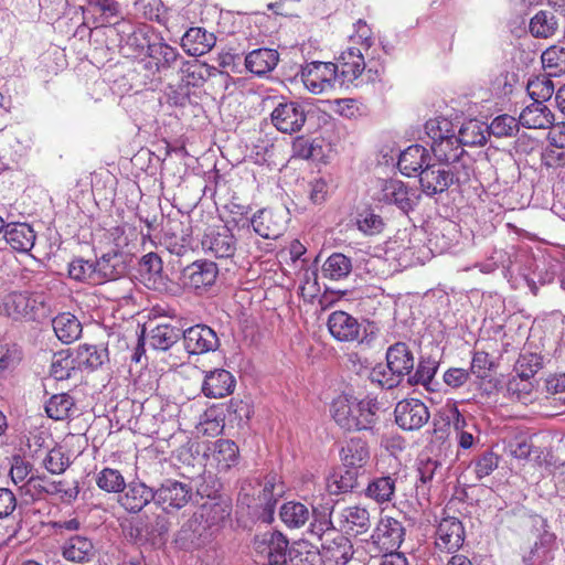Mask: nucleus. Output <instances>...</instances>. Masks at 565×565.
Segmentation results:
<instances>
[{"label":"nucleus","instance_id":"nucleus-1","mask_svg":"<svg viewBox=\"0 0 565 565\" xmlns=\"http://www.w3.org/2000/svg\"><path fill=\"white\" fill-rule=\"evenodd\" d=\"M380 409L376 398L366 396L358 399L348 394L335 397L330 406L333 420L345 431H372L379 422Z\"/></svg>","mask_w":565,"mask_h":565},{"label":"nucleus","instance_id":"nucleus-2","mask_svg":"<svg viewBox=\"0 0 565 565\" xmlns=\"http://www.w3.org/2000/svg\"><path fill=\"white\" fill-rule=\"evenodd\" d=\"M331 335L341 342L356 341L364 349H372L377 339L376 328L372 323L362 326L358 319L344 311H334L328 318Z\"/></svg>","mask_w":565,"mask_h":565},{"label":"nucleus","instance_id":"nucleus-3","mask_svg":"<svg viewBox=\"0 0 565 565\" xmlns=\"http://www.w3.org/2000/svg\"><path fill=\"white\" fill-rule=\"evenodd\" d=\"M253 489L250 481H244L238 494V500L247 507L263 508L268 518H271L278 498L285 492V487L276 475L267 476L263 489L257 498L249 493Z\"/></svg>","mask_w":565,"mask_h":565},{"label":"nucleus","instance_id":"nucleus-4","mask_svg":"<svg viewBox=\"0 0 565 565\" xmlns=\"http://www.w3.org/2000/svg\"><path fill=\"white\" fill-rule=\"evenodd\" d=\"M301 81L312 94L332 89L339 83L338 66L332 62H310L301 67Z\"/></svg>","mask_w":565,"mask_h":565},{"label":"nucleus","instance_id":"nucleus-5","mask_svg":"<svg viewBox=\"0 0 565 565\" xmlns=\"http://www.w3.org/2000/svg\"><path fill=\"white\" fill-rule=\"evenodd\" d=\"M270 119L274 127L280 132L294 134L301 130L307 116L303 106L299 103L280 102L274 107Z\"/></svg>","mask_w":565,"mask_h":565},{"label":"nucleus","instance_id":"nucleus-6","mask_svg":"<svg viewBox=\"0 0 565 565\" xmlns=\"http://www.w3.org/2000/svg\"><path fill=\"white\" fill-rule=\"evenodd\" d=\"M218 275L217 265L210 260H196L181 273L182 285L195 292L206 290L214 285Z\"/></svg>","mask_w":565,"mask_h":565},{"label":"nucleus","instance_id":"nucleus-7","mask_svg":"<svg viewBox=\"0 0 565 565\" xmlns=\"http://www.w3.org/2000/svg\"><path fill=\"white\" fill-rule=\"evenodd\" d=\"M156 504L164 510H180L191 500L193 490L189 483L174 479L164 480L154 489Z\"/></svg>","mask_w":565,"mask_h":565},{"label":"nucleus","instance_id":"nucleus-8","mask_svg":"<svg viewBox=\"0 0 565 565\" xmlns=\"http://www.w3.org/2000/svg\"><path fill=\"white\" fill-rule=\"evenodd\" d=\"M44 302L40 296L26 291L10 292L3 298V309L13 319H35Z\"/></svg>","mask_w":565,"mask_h":565},{"label":"nucleus","instance_id":"nucleus-9","mask_svg":"<svg viewBox=\"0 0 565 565\" xmlns=\"http://www.w3.org/2000/svg\"><path fill=\"white\" fill-rule=\"evenodd\" d=\"M203 250L215 258H230L236 252V238L226 226L210 227L202 238Z\"/></svg>","mask_w":565,"mask_h":565},{"label":"nucleus","instance_id":"nucleus-10","mask_svg":"<svg viewBox=\"0 0 565 565\" xmlns=\"http://www.w3.org/2000/svg\"><path fill=\"white\" fill-rule=\"evenodd\" d=\"M135 530L136 537L140 541L152 544L163 543L170 530L168 511L159 507L157 512L145 514Z\"/></svg>","mask_w":565,"mask_h":565},{"label":"nucleus","instance_id":"nucleus-11","mask_svg":"<svg viewBox=\"0 0 565 565\" xmlns=\"http://www.w3.org/2000/svg\"><path fill=\"white\" fill-rule=\"evenodd\" d=\"M394 414L396 424L404 430L419 429L430 417L427 406L417 398L398 402Z\"/></svg>","mask_w":565,"mask_h":565},{"label":"nucleus","instance_id":"nucleus-12","mask_svg":"<svg viewBox=\"0 0 565 565\" xmlns=\"http://www.w3.org/2000/svg\"><path fill=\"white\" fill-rule=\"evenodd\" d=\"M183 345L186 353H210L218 349L220 340L212 328L196 324L184 331Z\"/></svg>","mask_w":565,"mask_h":565},{"label":"nucleus","instance_id":"nucleus-13","mask_svg":"<svg viewBox=\"0 0 565 565\" xmlns=\"http://www.w3.org/2000/svg\"><path fill=\"white\" fill-rule=\"evenodd\" d=\"M418 177L422 191L428 196L440 194L451 185L449 172L446 170L445 163L441 162L431 163L429 161Z\"/></svg>","mask_w":565,"mask_h":565},{"label":"nucleus","instance_id":"nucleus-14","mask_svg":"<svg viewBox=\"0 0 565 565\" xmlns=\"http://www.w3.org/2000/svg\"><path fill=\"white\" fill-rule=\"evenodd\" d=\"M381 200L387 204H394L407 213L417 204L418 196L415 191L395 179L385 180L381 189Z\"/></svg>","mask_w":565,"mask_h":565},{"label":"nucleus","instance_id":"nucleus-15","mask_svg":"<svg viewBox=\"0 0 565 565\" xmlns=\"http://www.w3.org/2000/svg\"><path fill=\"white\" fill-rule=\"evenodd\" d=\"M151 501L156 503L154 489L141 481H131L121 491L118 502L130 513L140 512Z\"/></svg>","mask_w":565,"mask_h":565},{"label":"nucleus","instance_id":"nucleus-16","mask_svg":"<svg viewBox=\"0 0 565 565\" xmlns=\"http://www.w3.org/2000/svg\"><path fill=\"white\" fill-rule=\"evenodd\" d=\"M339 85L354 83L366 70L364 55L360 49L349 47L341 53L338 60Z\"/></svg>","mask_w":565,"mask_h":565},{"label":"nucleus","instance_id":"nucleus-17","mask_svg":"<svg viewBox=\"0 0 565 565\" xmlns=\"http://www.w3.org/2000/svg\"><path fill=\"white\" fill-rule=\"evenodd\" d=\"M465 540L462 523L454 516L444 518L436 530V546L446 552H455Z\"/></svg>","mask_w":565,"mask_h":565},{"label":"nucleus","instance_id":"nucleus-18","mask_svg":"<svg viewBox=\"0 0 565 565\" xmlns=\"http://www.w3.org/2000/svg\"><path fill=\"white\" fill-rule=\"evenodd\" d=\"M140 273L147 280V286L159 292H168L170 280L163 275V266L160 256L156 253H148L140 260Z\"/></svg>","mask_w":565,"mask_h":565},{"label":"nucleus","instance_id":"nucleus-19","mask_svg":"<svg viewBox=\"0 0 565 565\" xmlns=\"http://www.w3.org/2000/svg\"><path fill=\"white\" fill-rule=\"evenodd\" d=\"M147 55L150 61L146 64V68L153 73H162L172 68L180 58L178 50L164 42L148 43Z\"/></svg>","mask_w":565,"mask_h":565},{"label":"nucleus","instance_id":"nucleus-20","mask_svg":"<svg viewBox=\"0 0 565 565\" xmlns=\"http://www.w3.org/2000/svg\"><path fill=\"white\" fill-rule=\"evenodd\" d=\"M338 525L347 534H363L371 526L370 513L365 508L347 507L338 513Z\"/></svg>","mask_w":565,"mask_h":565},{"label":"nucleus","instance_id":"nucleus-21","mask_svg":"<svg viewBox=\"0 0 565 565\" xmlns=\"http://www.w3.org/2000/svg\"><path fill=\"white\" fill-rule=\"evenodd\" d=\"M216 43V36L204 28H190L181 39L182 49L191 56H201L210 52Z\"/></svg>","mask_w":565,"mask_h":565},{"label":"nucleus","instance_id":"nucleus-22","mask_svg":"<svg viewBox=\"0 0 565 565\" xmlns=\"http://www.w3.org/2000/svg\"><path fill=\"white\" fill-rule=\"evenodd\" d=\"M235 387V379L231 372L217 369L206 373L202 392L210 398H222L230 395Z\"/></svg>","mask_w":565,"mask_h":565},{"label":"nucleus","instance_id":"nucleus-23","mask_svg":"<svg viewBox=\"0 0 565 565\" xmlns=\"http://www.w3.org/2000/svg\"><path fill=\"white\" fill-rule=\"evenodd\" d=\"M62 556L73 563H88L95 556V546L87 536L72 535L62 545Z\"/></svg>","mask_w":565,"mask_h":565},{"label":"nucleus","instance_id":"nucleus-24","mask_svg":"<svg viewBox=\"0 0 565 565\" xmlns=\"http://www.w3.org/2000/svg\"><path fill=\"white\" fill-rule=\"evenodd\" d=\"M519 121L530 129H547L554 121V115L546 105L535 99L521 111Z\"/></svg>","mask_w":565,"mask_h":565},{"label":"nucleus","instance_id":"nucleus-25","mask_svg":"<svg viewBox=\"0 0 565 565\" xmlns=\"http://www.w3.org/2000/svg\"><path fill=\"white\" fill-rule=\"evenodd\" d=\"M428 150L420 145H412L401 152L397 167L404 175L419 174L426 163L430 161Z\"/></svg>","mask_w":565,"mask_h":565},{"label":"nucleus","instance_id":"nucleus-26","mask_svg":"<svg viewBox=\"0 0 565 565\" xmlns=\"http://www.w3.org/2000/svg\"><path fill=\"white\" fill-rule=\"evenodd\" d=\"M178 338L177 332L170 326L163 324L153 328L147 338H145V328L141 331V337L138 339V344L135 353H145V341L149 343L152 350L166 351L175 343Z\"/></svg>","mask_w":565,"mask_h":565},{"label":"nucleus","instance_id":"nucleus-27","mask_svg":"<svg viewBox=\"0 0 565 565\" xmlns=\"http://www.w3.org/2000/svg\"><path fill=\"white\" fill-rule=\"evenodd\" d=\"M322 561L329 565H347L354 551L349 539L339 534L332 541L322 545Z\"/></svg>","mask_w":565,"mask_h":565},{"label":"nucleus","instance_id":"nucleus-28","mask_svg":"<svg viewBox=\"0 0 565 565\" xmlns=\"http://www.w3.org/2000/svg\"><path fill=\"white\" fill-rule=\"evenodd\" d=\"M341 460L344 467L358 470L364 467L370 460V447L360 437L350 438L341 449Z\"/></svg>","mask_w":565,"mask_h":565},{"label":"nucleus","instance_id":"nucleus-29","mask_svg":"<svg viewBox=\"0 0 565 565\" xmlns=\"http://www.w3.org/2000/svg\"><path fill=\"white\" fill-rule=\"evenodd\" d=\"M35 233L26 223H10L6 226L4 238L12 249L26 253L35 243Z\"/></svg>","mask_w":565,"mask_h":565},{"label":"nucleus","instance_id":"nucleus-30","mask_svg":"<svg viewBox=\"0 0 565 565\" xmlns=\"http://www.w3.org/2000/svg\"><path fill=\"white\" fill-rule=\"evenodd\" d=\"M279 61V53L273 49H257L249 52L245 57L246 68L257 75L263 76L271 72Z\"/></svg>","mask_w":565,"mask_h":565},{"label":"nucleus","instance_id":"nucleus-31","mask_svg":"<svg viewBox=\"0 0 565 565\" xmlns=\"http://www.w3.org/2000/svg\"><path fill=\"white\" fill-rule=\"evenodd\" d=\"M212 460L220 472L228 471L238 463L239 451L236 444L230 439H218L211 448Z\"/></svg>","mask_w":565,"mask_h":565},{"label":"nucleus","instance_id":"nucleus-32","mask_svg":"<svg viewBox=\"0 0 565 565\" xmlns=\"http://www.w3.org/2000/svg\"><path fill=\"white\" fill-rule=\"evenodd\" d=\"M262 553L266 552L269 565H285L289 559L288 540L280 532H273L264 537Z\"/></svg>","mask_w":565,"mask_h":565},{"label":"nucleus","instance_id":"nucleus-33","mask_svg":"<svg viewBox=\"0 0 565 565\" xmlns=\"http://www.w3.org/2000/svg\"><path fill=\"white\" fill-rule=\"evenodd\" d=\"M250 224L256 234L267 239L277 238L282 232L281 222L271 210L267 209L259 210L255 213L250 220Z\"/></svg>","mask_w":565,"mask_h":565},{"label":"nucleus","instance_id":"nucleus-34","mask_svg":"<svg viewBox=\"0 0 565 565\" xmlns=\"http://www.w3.org/2000/svg\"><path fill=\"white\" fill-rule=\"evenodd\" d=\"M121 258L118 253H106L94 263L97 285L115 280L121 275L125 268Z\"/></svg>","mask_w":565,"mask_h":565},{"label":"nucleus","instance_id":"nucleus-35","mask_svg":"<svg viewBox=\"0 0 565 565\" xmlns=\"http://www.w3.org/2000/svg\"><path fill=\"white\" fill-rule=\"evenodd\" d=\"M52 326L57 339L65 344L73 343L82 333L81 322L70 312L57 315L53 319Z\"/></svg>","mask_w":565,"mask_h":565},{"label":"nucleus","instance_id":"nucleus-36","mask_svg":"<svg viewBox=\"0 0 565 565\" xmlns=\"http://www.w3.org/2000/svg\"><path fill=\"white\" fill-rule=\"evenodd\" d=\"M405 529L393 518L383 519L377 527V539L387 550H396L404 541Z\"/></svg>","mask_w":565,"mask_h":565},{"label":"nucleus","instance_id":"nucleus-37","mask_svg":"<svg viewBox=\"0 0 565 565\" xmlns=\"http://www.w3.org/2000/svg\"><path fill=\"white\" fill-rule=\"evenodd\" d=\"M289 561L292 565H321L322 553L307 541L295 542L289 548Z\"/></svg>","mask_w":565,"mask_h":565},{"label":"nucleus","instance_id":"nucleus-38","mask_svg":"<svg viewBox=\"0 0 565 565\" xmlns=\"http://www.w3.org/2000/svg\"><path fill=\"white\" fill-rule=\"evenodd\" d=\"M359 472L355 469H347L333 472L327 480V489L330 494L348 493L359 484Z\"/></svg>","mask_w":565,"mask_h":565},{"label":"nucleus","instance_id":"nucleus-39","mask_svg":"<svg viewBox=\"0 0 565 565\" xmlns=\"http://www.w3.org/2000/svg\"><path fill=\"white\" fill-rule=\"evenodd\" d=\"M279 515L289 529L302 527L310 520V510L301 502L289 501L281 505Z\"/></svg>","mask_w":565,"mask_h":565},{"label":"nucleus","instance_id":"nucleus-40","mask_svg":"<svg viewBox=\"0 0 565 565\" xmlns=\"http://www.w3.org/2000/svg\"><path fill=\"white\" fill-rule=\"evenodd\" d=\"M321 271L326 278L341 280L351 274L352 260L342 253H333L323 263Z\"/></svg>","mask_w":565,"mask_h":565},{"label":"nucleus","instance_id":"nucleus-41","mask_svg":"<svg viewBox=\"0 0 565 565\" xmlns=\"http://www.w3.org/2000/svg\"><path fill=\"white\" fill-rule=\"evenodd\" d=\"M461 143L456 136L449 138H441L440 140L431 141V151L438 162L446 163L458 159L459 156L465 153Z\"/></svg>","mask_w":565,"mask_h":565},{"label":"nucleus","instance_id":"nucleus-42","mask_svg":"<svg viewBox=\"0 0 565 565\" xmlns=\"http://www.w3.org/2000/svg\"><path fill=\"white\" fill-rule=\"evenodd\" d=\"M558 28L556 17L551 11H539L530 21V32L535 38H550Z\"/></svg>","mask_w":565,"mask_h":565},{"label":"nucleus","instance_id":"nucleus-43","mask_svg":"<svg viewBox=\"0 0 565 565\" xmlns=\"http://www.w3.org/2000/svg\"><path fill=\"white\" fill-rule=\"evenodd\" d=\"M446 170L449 172V178L451 179V185L454 183L457 184H466L470 181L473 174L472 161L469 154L462 153L452 161H448L445 163Z\"/></svg>","mask_w":565,"mask_h":565},{"label":"nucleus","instance_id":"nucleus-44","mask_svg":"<svg viewBox=\"0 0 565 565\" xmlns=\"http://www.w3.org/2000/svg\"><path fill=\"white\" fill-rule=\"evenodd\" d=\"M333 502L331 500L320 503L318 505H313L310 511V518L313 519L311 523V532L318 535L334 529L332 522V513H333Z\"/></svg>","mask_w":565,"mask_h":565},{"label":"nucleus","instance_id":"nucleus-45","mask_svg":"<svg viewBox=\"0 0 565 565\" xmlns=\"http://www.w3.org/2000/svg\"><path fill=\"white\" fill-rule=\"evenodd\" d=\"M541 60L547 76L565 74V47L553 45L542 53Z\"/></svg>","mask_w":565,"mask_h":565},{"label":"nucleus","instance_id":"nucleus-46","mask_svg":"<svg viewBox=\"0 0 565 565\" xmlns=\"http://www.w3.org/2000/svg\"><path fill=\"white\" fill-rule=\"evenodd\" d=\"M396 479L392 476H384L372 480L366 488V495L379 503L392 500L395 492Z\"/></svg>","mask_w":565,"mask_h":565},{"label":"nucleus","instance_id":"nucleus-47","mask_svg":"<svg viewBox=\"0 0 565 565\" xmlns=\"http://www.w3.org/2000/svg\"><path fill=\"white\" fill-rule=\"evenodd\" d=\"M74 399L68 394H55L45 405L47 416L54 420H65L71 417Z\"/></svg>","mask_w":565,"mask_h":565},{"label":"nucleus","instance_id":"nucleus-48","mask_svg":"<svg viewBox=\"0 0 565 565\" xmlns=\"http://www.w3.org/2000/svg\"><path fill=\"white\" fill-rule=\"evenodd\" d=\"M487 127L478 120H469L459 130V142L462 146H483L487 142Z\"/></svg>","mask_w":565,"mask_h":565},{"label":"nucleus","instance_id":"nucleus-49","mask_svg":"<svg viewBox=\"0 0 565 565\" xmlns=\"http://www.w3.org/2000/svg\"><path fill=\"white\" fill-rule=\"evenodd\" d=\"M95 480L98 488L108 493H118L126 488L125 478L117 469L104 468L96 475Z\"/></svg>","mask_w":565,"mask_h":565},{"label":"nucleus","instance_id":"nucleus-50","mask_svg":"<svg viewBox=\"0 0 565 565\" xmlns=\"http://www.w3.org/2000/svg\"><path fill=\"white\" fill-rule=\"evenodd\" d=\"M500 367V355H473L470 372L478 379H491Z\"/></svg>","mask_w":565,"mask_h":565},{"label":"nucleus","instance_id":"nucleus-51","mask_svg":"<svg viewBox=\"0 0 565 565\" xmlns=\"http://www.w3.org/2000/svg\"><path fill=\"white\" fill-rule=\"evenodd\" d=\"M520 128V121L510 115L497 116L489 126H487L488 134L498 138L512 137Z\"/></svg>","mask_w":565,"mask_h":565},{"label":"nucleus","instance_id":"nucleus-52","mask_svg":"<svg viewBox=\"0 0 565 565\" xmlns=\"http://www.w3.org/2000/svg\"><path fill=\"white\" fill-rule=\"evenodd\" d=\"M68 275L72 279L97 285L93 262H88L83 258L74 259L68 265Z\"/></svg>","mask_w":565,"mask_h":565},{"label":"nucleus","instance_id":"nucleus-53","mask_svg":"<svg viewBox=\"0 0 565 565\" xmlns=\"http://www.w3.org/2000/svg\"><path fill=\"white\" fill-rule=\"evenodd\" d=\"M543 366L542 355H519L514 370L522 380L533 377Z\"/></svg>","mask_w":565,"mask_h":565},{"label":"nucleus","instance_id":"nucleus-54","mask_svg":"<svg viewBox=\"0 0 565 565\" xmlns=\"http://www.w3.org/2000/svg\"><path fill=\"white\" fill-rule=\"evenodd\" d=\"M43 466L49 472L60 475L70 466V459L62 448H53L44 457Z\"/></svg>","mask_w":565,"mask_h":565},{"label":"nucleus","instance_id":"nucleus-55","mask_svg":"<svg viewBox=\"0 0 565 565\" xmlns=\"http://www.w3.org/2000/svg\"><path fill=\"white\" fill-rule=\"evenodd\" d=\"M499 466V457L492 451H486L475 461V473L478 480L490 476Z\"/></svg>","mask_w":565,"mask_h":565},{"label":"nucleus","instance_id":"nucleus-56","mask_svg":"<svg viewBox=\"0 0 565 565\" xmlns=\"http://www.w3.org/2000/svg\"><path fill=\"white\" fill-rule=\"evenodd\" d=\"M527 90L533 102L539 99L543 103L552 97L554 93V85L548 78H536L529 83Z\"/></svg>","mask_w":565,"mask_h":565},{"label":"nucleus","instance_id":"nucleus-57","mask_svg":"<svg viewBox=\"0 0 565 565\" xmlns=\"http://www.w3.org/2000/svg\"><path fill=\"white\" fill-rule=\"evenodd\" d=\"M181 73V82L185 86H200L204 82V76L202 73V67L196 63L185 61L182 63L180 68Z\"/></svg>","mask_w":565,"mask_h":565},{"label":"nucleus","instance_id":"nucleus-58","mask_svg":"<svg viewBox=\"0 0 565 565\" xmlns=\"http://www.w3.org/2000/svg\"><path fill=\"white\" fill-rule=\"evenodd\" d=\"M451 122L445 118L431 119L425 125L426 132L431 141L455 136L450 130Z\"/></svg>","mask_w":565,"mask_h":565},{"label":"nucleus","instance_id":"nucleus-59","mask_svg":"<svg viewBox=\"0 0 565 565\" xmlns=\"http://www.w3.org/2000/svg\"><path fill=\"white\" fill-rule=\"evenodd\" d=\"M436 371H437V362L436 361H431L429 358L423 359L419 362L411 381L414 382L415 384L427 385L435 376Z\"/></svg>","mask_w":565,"mask_h":565},{"label":"nucleus","instance_id":"nucleus-60","mask_svg":"<svg viewBox=\"0 0 565 565\" xmlns=\"http://www.w3.org/2000/svg\"><path fill=\"white\" fill-rule=\"evenodd\" d=\"M383 225L384 223L381 216L372 212H365L359 215L358 227L366 235H374L380 233L383 228Z\"/></svg>","mask_w":565,"mask_h":565},{"label":"nucleus","instance_id":"nucleus-61","mask_svg":"<svg viewBox=\"0 0 565 565\" xmlns=\"http://www.w3.org/2000/svg\"><path fill=\"white\" fill-rule=\"evenodd\" d=\"M75 367V361L72 359V355H65L52 363L51 376L56 381L67 380L71 377Z\"/></svg>","mask_w":565,"mask_h":565},{"label":"nucleus","instance_id":"nucleus-62","mask_svg":"<svg viewBox=\"0 0 565 565\" xmlns=\"http://www.w3.org/2000/svg\"><path fill=\"white\" fill-rule=\"evenodd\" d=\"M441 467L438 460L431 458H422L418 461L417 472L422 487L431 482L437 470Z\"/></svg>","mask_w":565,"mask_h":565},{"label":"nucleus","instance_id":"nucleus-63","mask_svg":"<svg viewBox=\"0 0 565 565\" xmlns=\"http://www.w3.org/2000/svg\"><path fill=\"white\" fill-rule=\"evenodd\" d=\"M371 379L372 381L377 382L379 384L387 388H392L399 383L398 379L388 373L387 367H385V363H377L373 367L371 372Z\"/></svg>","mask_w":565,"mask_h":565},{"label":"nucleus","instance_id":"nucleus-64","mask_svg":"<svg viewBox=\"0 0 565 565\" xmlns=\"http://www.w3.org/2000/svg\"><path fill=\"white\" fill-rule=\"evenodd\" d=\"M541 164L546 169H555L565 166V151H555L546 148L541 154Z\"/></svg>","mask_w":565,"mask_h":565}]
</instances>
